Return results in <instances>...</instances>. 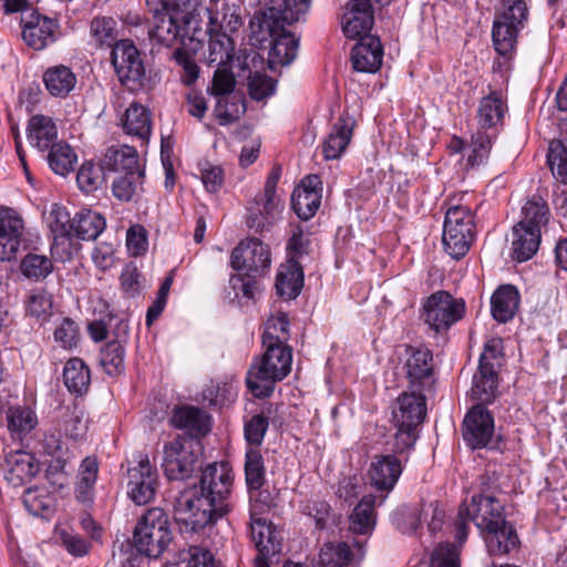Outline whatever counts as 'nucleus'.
I'll list each match as a JSON object with an SVG mask.
<instances>
[{
  "label": "nucleus",
  "instance_id": "obj_51",
  "mask_svg": "<svg viewBox=\"0 0 567 567\" xmlns=\"http://www.w3.org/2000/svg\"><path fill=\"white\" fill-rule=\"evenodd\" d=\"M103 163L96 165L92 162H85L81 165L78 174L76 182L80 189L86 194H91L101 188L105 182Z\"/></svg>",
  "mask_w": 567,
  "mask_h": 567
},
{
  "label": "nucleus",
  "instance_id": "obj_14",
  "mask_svg": "<svg viewBox=\"0 0 567 567\" xmlns=\"http://www.w3.org/2000/svg\"><path fill=\"white\" fill-rule=\"evenodd\" d=\"M297 21L289 19L288 8L284 4L281 8L269 7L257 11L249 21L250 42L255 47L264 48L265 43L270 42L284 30L285 24Z\"/></svg>",
  "mask_w": 567,
  "mask_h": 567
},
{
  "label": "nucleus",
  "instance_id": "obj_27",
  "mask_svg": "<svg viewBox=\"0 0 567 567\" xmlns=\"http://www.w3.org/2000/svg\"><path fill=\"white\" fill-rule=\"evenodd\" d=\"M487 551L491 556H503L509 554L519 545V538L515 528L504 520L496 524V527L483 530Z\"/></svg>",
  "mask_w": 567,
  "mask_h": 567
},
{
  "label": "nucleus",
  "instance_id": "obj_5",
  "mask_svg": "<svg viewBox=\"0 0 567 567\" xmlns=\"http://www.w3.org/2000/svg\"><path fill=\"white\" fill-rule=\"evenodd\" d=\"M172 542V523L164 509L150 508L138 518L133 532V543L140 554L158 558Z\"/></svg>",
  "mask_w": 567,
  "mask_h": 567
},
{
  "label": "nucleus",
  "instance_id": "obj_22",
  "mask_svg": "<svg viewBox=\"0 0 567 567\" xmlns=\"http://www.w3.org/2000/svg\"><path fill=\"white\" fill-rule=\"evenodd\" d=\"M22 218L12 208H0V260L12 259L19 250Z\"/></svg>",
  "mask_w": 567,
  "mask_h": 567
},
{
  "label": "nucleus",
  "instance_id": "obj_53",
  "mask_svg": "<svg viewBox=\"0 0 567 567\" xmlns=\"http://www.w3.org/2000/svg\"><path fill=\"white\" fill-rule=\"evenodd\" d=\"M73 458L72 453L62 454L56 458H52L45 471V477L54 491H61L69 484L70 473L66 465Z\"/></svg>",
  "mask_w": 567,
  "mask_h": 567
},
{
  "label": "nucleus",
  "instance_id": "obj_42",
  "mask_svg": "<svg viewBox=\"0 0 567 567\" xmlns=\"http://www.w3.org/2000/svg\"><path fill=\"white\" fill-rule=\"evenodd\" d=\"M47 152L44 158L55 174L65 176L74 169L78 156L68 143L59 141Z\"/></svg>",
  "mask_w": 567,
  "mask_h": 567
},
{
  "label": "nucleus",
  "instance_id": "obj_7",
  "mask_svg": "<svg viewBox=\"0 0 567 567\" xmlns=\"http://www.w3.org/2000/svg\"><path fill=\"white\" fill-rule=\"evenodd\" d=\"M163 470L169 481H184L196 471L202 455V444L194 437L177 435L163 449Z\"/></svg>",
  "mask_w": 567,
  "mask_h": 567
},
{
  "label": "nucleus",
  "instance_id": "obj_20",
  "mask_svg": "<svg viewBox=\"0 0 567 567\" xmlns=\"http://www.w3.org/2000/svg\"><path fill=\"white\" fill-rule=\"evenodd\" d=\"M321 181L318 175L306 176L291 195V206L297 216L308 220L315 216L321 204Z\"/></svg>",
  "mask_w": 567,
  "mask_h": 567
},
{
  "label": "nucleus",
  "instance_id": "obj_37",
  "mask_svg": "<svg viewBox=\"0 0 567 567\" xmlns=\"http://www.w3.org/2000/svg\"><path fill=\"white\" fill-rule=\"evenodd\" d=\"M498 375L495 367L478 365L473 378L472 394L481 404L492 403L496 396Z\"/></svg>",
  "mask_w": 567,
  "mask_h": 567
},
{
  "label": "nucleus",
  "instance_id": "obj_11",
  "mask_svg": "<svg viewBox=\"0 0 567 567\" xmlns=\"http://www.w3.org/2000/svg\"><path fill=\"white\" fill-rule=\"evenodd\" d=\"M111 61L122 85L132 92L143 87L145 68L132 41L120 40L111 51Z\"/></svg>",
  "mask_w": 567,
  "mask_h": 567
},
{
  "label": "nucleus",
  "instance_id": "obj_17",
  "mask_svg": "<svg viewBox=\"0 0 567 567\" xmlns=\"http://www.w3.org/2000/svg\"><path fill=\"white\" fill-rule=\"evenodd\" d=\"M403 472L402 460L392 454H377L368 468L370 484L375 491L390 493Z\"/></svg>",
  "mask_w": 567,
  "mask_h": 567
},
{
  "label": "nucleus",
  "instance_id": "obj_26",
  "mask_svg": "<svg viewBox=\"0 0 567 567\" xmlns=\"http://www.w3.org/2000/svg\"><path fill=\"white\" fill-rule=\"evenodd\" d=\"M154 24L150 29L151 39L156 40L165 47L174 45L182 35L183 28L179 24L185 16H178L169 11L152 12Z\"/></svg>",
  "mask_w": 567,
  "mask_h": 567
},
{
  "label": "nucleus",
  "instance_id": "obj_47",
  "mask_svg": "<svg viewBox=\"0 0 567 567\" xmlns=\"http://www.w3.org/2000/svg\"><path fill=\"white\" fill-rule=\"evenodd\" d=\"M522 215L523 217L518 224L526 227H536L540 231L542 227L548 223L549 208L540 196H533L523 206Z\"/></svg>",
  "mask_w": 567,
  "mask_h": 567
},
{
  "label": "nucleus",
  "instance_id": "obj_29",
  "mask_svg": "<svg viewBox=\"0 0 567 567\" xmlns=\"http://www.w3.org/2000/svg\"><path fill=\"white\" fill-rule=\"evenodd\" d=\"M353 127L354 121L352 117L341 115L338 118L322 144L326 159H337L342 155L351 141Z\"/></svg>",
  "mask_w": 567,
  "mask_h": 567
},
{
  "label": "nucleus",
  "instance_id": "obj_39",
  "mask_svg": "<svg viewBox=\"0 0 567 567\" xmlns=\"http://www.w3.org/2000/svg\"><path fill=\"white\" fill-rule=\"evenodd\" d=\"M269 44V63L271 65H287L297 56L299 40L285 30L279 32Z\"/></svg>",
  "mask_w": 567,
  "mask_h": 567
},
{
  "label": "nucleus",
  "instance_id": "obj_6",
  "mask_svg": "<svg viewBox=\"0 0 567 567\" xmlns=\"http://www.w3.org/2000/svg\"><path fill=\"white\" fill-rule=\"evenodd\" d=\"M225 12L218 17V12L209 9V33L208 56L210 65L226 66L234 58L235 43L229 32H235L241 25V18L235 9L225 6Z\"/></svg>",
  "mask_w": 567,
  "mask_h": 567
},
{
  "label": "nucleus",
  "instance_id": "obj_28",
  "mask_svg": "<svg viewBox=\"0 0 567 567\" xmlns=\"http://www.w3.org/2000/svg\"><path fill=\"white\" fill-rule=\"evenodd\" d=\"M28 140L32 147L45 153L58 143V128L50 116L33 115L28 124Z\"/></svg>",
  "mask_w": 567,
  "mask_h": 567
},
{
  "label": "nucleus",
  "instance_id": "obj_36",
  "mask_svg": "<svg viewBox=\"0 0 567 567\" xmlns=\"http://www.w3.org/2000/svg\"><path fill=\"white\" fill-rule=\"evenodd\" d=\"M375 496L364 495L350 515V529L354 534L369 535L375 526L377 513L374 511Z\"/></svg>",
  "mask_w": 567,
  "mask_h": 567
},
{
  "label": "nucleus",
  "instance_id": "obj_35",
  "mask_svg": "<svg viewBox=\"0 0 567 567\" xmlns=\"http://www.w3.org/2000/svg\"><path fill=\"white\" fill-rule=\"evenodd\" d=\"M123 128L126 134L133 135L143 143H146L152 132L150 111L142 104L132 103L125 112Z\"/></svg>",
  "mask_w": 567,
  "mask_h": 567
},
{
  "label": "nucleus",
  "instance_id": "obj_50",
  "mask_svg": "<svg viewBox=\"0 0 567 567\" xmlns=\"http://www.w3.org/2000/svg\"><path fill=\"white\" fill-rule=\"evenodd\" d=\"M20 269L25 278L40 281L52 272L53 262L44 255L28 254L23 257Z\"/></svg>",
  "mask_w": 567,
  "mask_h": 567
},
{
  "label": "nucleus",
  "instance_id": "obj_61",
  "mask_svg": "<svg viewBox=\"0 0 567 567\" xmlns=\"http://www.w3.org/2000/svg\"><path fill=\"white\" fill-rule=\"evenodd\" d=\"M269 426V420L264 414H256L245 423V439L250 447L261 445Z\"/></svg>",
  "mask_w": 567,
  "mask_h": 567
},
{
  "label": "nucleus",
  "instance_id": "obj_41",
  "mask_svg": "<svg viewBox=\"0 0 567 567\" xmlns=\"http://www.w3.org/2000/svg\"><path fill=\"white\" fill-rule=\"evenodd\" d=\"M63 381L70 392L85 393L91 382L89 367L79 358L70 359L63 370Z\"/></svg>",
  "mask_w": 567,
  "mask_h": 567
},
{
  "label": "nucleus",
  "instance_id": "obj_9",
  "mask_svg": "<svg viewBox=\"0 0 567 567\" xmlns=\"http://www.w3.org/2000/svg\"><path fill=\"white\" fill-rule=\"evenodd\" d=\"M474 239V221L465 206L451 207L445 214L443 245L445 251L454 259L463 258Z\"/></svg>",
  "mask_w": 567,
  "mask_h": 567
},
{
  "label": "nucleus",
  "instance_id": "obj_8",
  "mask_svg": "<svg viewBox=\"0 0 567 567\" xmlns=\"http://www.w3.org/2000/svg\"><path fill=\"white\" fill-rule=\"evenodd\" d=\"M281 176L280 166H274L267 176L264 192L256 195L248 206L247 226L261 231L280 217L284 202L277 195V185Z\"/></svg>",
  "mask_w": 567,
  "mask_h": 567
},
{
  "label": "nucleus",
  "instance_id": "obj_34",
  "mask_svg": "<svg viewBox=\"0 0 567 567\" xmlns=\"http://www.w3.org/2000/svg\"><path fill=\"white\" fill-rule=\"evenodd\" d=\"M251 537L258 553L262 555H277L281 550V544L277 539V533L262 518L255 517V513L250 512Z\"/></svg>",
  "mask_w": 567,
  "mask_h": 567
},
{
  "label": "nucleus",
  "instance_id": "obj_30",
  "mask_svg": "<svg viewBox=\"0 0 567 567\" xmlns=\"http://www.w3.org/2000/svg\"><path fill=\"white\" fill-rule=\"evenodd\" d=\"M303 287V269L295 258H288L286 264L280 265L277 279V293L287 299H295Z\"/></svg>",
  "mask_w": 567,
  "mask_h": 567
},
{
  "label": "nucleus",
  "instance_id": "obj_2",
  "mask_svg": "<svg viewBox=\"0 0 567 567\" xmlns=\"http://www.w3.org/2000/svg\"><path fill=\"white\" fill-rule=\"evenodd\" d=\"M289 320L286 313L271 317L262 333L264 353L254 358L246 377L248 389L256 398H268L275 384L291 371L292 349L289 340Z\"/></svg>",
  "mask_w": 567,
  "mask_h": 567
},
{
  "label": "nucleus",
  "instance_id": "obj_44",
  "mask_svg": "<svg viewBox=\"0 0 567 567\" xmlns=\"http://www.w3.org/2000/svg\"><path fill=\"white\" fill-rule=\"evenodd\" d=\"M245 480L250 498L252 491H259L266 482V468L260 451L256 447H249L246 451Z\"/></svg>",
  "mask_w": 567,
  "mask_h": 567
},
{
  "label": "nucleus",
  "instance_id": "obj_43",
  "mask_svg": "<svg viewBox=\"0 0 567 567\" xmlns=\"http://www.w3.org/2000/svg\"><path fill=\"white\" fill-rule=\"evenodd\" d=\"M90 35L97 48H112L118 42L117 21L112 17H95L90 23Z\"/></svg>",
  "mask_w": 567,
  "mask_h": 567
},
{
  "label": "nucleus",
  "instance_id": "obj_3",
  "mask_svg": "<svg viewBox=\"0 0 567 567\" xmlns=\"http://www.w3.org/2000/svg\"><path fill=\"white\" fill-rule=\"evenodd\" d=\"M481 492L471 496V499L463 501L458 507L455 522V537L463 544L468 536V523L473 522L481 530L496 527V524L504 523V508L499 501L492 494H487V477L481 476Z\"/></svg>",
  "mask_w": 567,
  "mask_h": 567
},
{
  "label": "nucleus",
  "instance_id": "obj_46",
  "mask_svg": "<svg viewBox=\"0 0 567 567\" xmlns=\"http://www.w3.org/2000/svg\"><path fill=\"white\" fill-rule=\"evenodd\" d=\"M520 29L523 28L494 20L492 39L498 54L505 56L514 51Z\"/></svg>",
  "mask_w": 567,
  "mask_h": 567
},
{
  "label": "nucleus",
  "instance_id": "obj_19",
  "mask_svg": "<svg viewBox=\"0 0 567 567\" xmlns=\"http://www.w3.org/2000/svg\"><path fill=\"white\" fill-rule=\"evenodd\" d=\"M374 24L372 4L364 0H350L342 18V30L346 37L359 40L372 37L370 31Z\"/></svg>",
  "mask_w": 567,
  "mask_h": 567
},
{
  "label": "nucleus",
  "instance_id": "obj_15",
  "mask_svg": "<svg viewBox=\"0 0 567 567\" xmlns=\"http://www.w3.org/2000/svg\"><path fill=\"white\" fill-rule=\"evenodd\" d=\"M404 369L409 380V389L431 392L435 383L434 361L432 351L424 347L406 348Z\"/></svg>",
  "mask_w": 567,
  "mask_h": 567
},
{
  "label": "nucleus",
  "instance_id": "obj_18",
  "mask_svg": "<svg viewBox=\"0 0 567 567\" xmlns=\"http://www.w3.org/2000/svg\"><path fill=\"white\" fill-rule=\"evenodd\" d=\"M21 28L23 41L34 50H42L56 40L58 22L39 12L23 16Z\"/></svg>",
  "mask_w": 567,
  "mask_h": 567
},
{
  "label": "nucleus",
  "instance_id": "obj_33",
  "mask_svg": "<svg viewBox=\"0 0 567 567\" xmlns=\"http://www.w3.org/2000/svg\"><path fill=\"white\" fill-rule=\"evenodd\" d=\"M102 162L103 167L110 172H120L126 174L133 171H143L140 166L138 154L136 150L127 145L120 147H109Z\"/></svg>",
  "mask_w": 567,
  "mask_h": 567
},
{
  "label": "nucleus",
  "instance_id": "obj_48",
  "mask_svg": "<svg viewBox=\"0 0 567 567\" xmlns=\"http://www.w3.org/2000/svg\"><path fill=\"white\" fill-rule=\"evenodd\" d=\"M99 362L105 373L117 375L124 371V346L121 340L104 344L100 351Z\"/></svg>",
  "mask_w": 567,
  "mask_h": 567
},
{
  "label": "nucleus",
  "instance_id": "obj_21",
  "mask_svg": "<svg viewBox=\"0 0 567 567\" xmlns=\"http://www.w3.org/2000/svg\"><path fill=\"white\" fill-rule=\"evenodd\" d=\"M426 415L425 392L410 390L402 393L392 412L394 424L420 427Z\"/></svg>",
  "mask_w": 567,
  "mask_h": 567
},
{
  "label": "nucleus",
  "instance_id": "obj_40",
  "mask_svg": "<svg viewBox=\"0 0 567 567\" xmlns=\"http://www.w3.org/2000/svg\"><path fill=\"white\" fill-rule=\"evenodd\" d=\"M47 90L53 96H66L76 84V76L65 65H56L48 69L43 74Z\"/></svg>",
  "mask_w": 567,
  "mask_h": 567
},
{
  "label": "nucleus",
  "instance_id": "obj_16",
  "mask_svg": "<svg viewBox=\"0 0 567 567\" xmlns=\"http://www.w3.org/2000/svg\"><path fill=\"white\" fill-rule=\"evenodd\" d=\"M494 434V419L483 405L473 406L463 422V439L471 449L485 447Z\"/></svg>",
  "mask_w": 567,
  "mask_h": 567
},
{
  "label": "nucleus",
  "instance_id": "obj_56",
  "mask_svg": "<svg viewBox=\"0 0 567 567\" xmlns=\"http://www.w3.org/2000/svg\"><path fill=\"white\" fill-rule=\"evenodd\" d=\"M547 164L553 175L561 183H567V147L561 141L553 140L548 146Z\"/></svg>",
  "mask_w": 567,
  "mask_h": 567
},
{
  "label": "nucleus",
  "instance_id": "obj_32",
  "mask_svg": "<svg viewBox=\"0 0 567 567\" xmlns=\"http://www.w3.org/2000/svg\"><path fill=\"white\" fill-rule=\"evenodd\" d=\"M519 306V292L512 285L501 286L491 298L493 318L506 323L514 318Z\"/></svg>",
  "mask_w": 567,
  "mask_h": 567
},
{
  "label": "nucleus",
  "instance_id": "obj_58",
  "mask_svg": "<svg viewBox=\"0 0 567 567\" xmlns=\"http://www.w3.org/2000/svg\"><path fill=\"white\" fill-rule=\"evenodd\" d=\"M351 556L348 544L340 543L337 546L329 544L321 549L319 560L323 567H347Z\"/></svg>",
  "mask_w": 567,
  "mask_h": 567
},
{
  "label": "nucleus",
  "instance_id": "obj_63",
  "mask_svg": "<svg viewBox=\"0 0 567 567\" xmlns=\"http://www.w3.org/2000/svg\"><path fill=\"white\" fill-rule=\"evenodd\" d=\"M309 233L306 228L297 224L292 227L291 237L287 244L289 258L298 260L300 257L308 254L310 240L308 239Z\"/></svg>",
  "mask_w": 567,
  "mask_h": 567
},
{
  "label": "nucleus",
  "instance_id": "obj_59",
  "mask_svg": "<svg viewBox=\"0 0 567 567\" xmlns=\"http://www.w3.org/2000/svg\"><path fill=\"white\" fill-rule=\"evenodd\" d=\"M504 11L495 18L504 23L524 28L528 17V9L525 0H503Z\"/></svg>",
  "mask_w": 567,
  "mask_h": 567
},
{
  "label": "nucleus",
  "instance_id": "obj_24",
  "mask_svg": "<svg viewBox=\"0 0 567 567\" xmlns=\"http://www.w3.org/2000/svg\"><path fill=\"white\" fill-rule=\"evenodd\" d=\"M171 424L186 431L185 437L198 440L210 431L209 415L199 408L183 405L174 409Z\"/></svg>",
  "mask_w": 567,
  "mask_h": 567
},
{
  "label": "nucleus",
  "instance_id": "obj_45",
  "mask_svg": "<svg viewBox=\"0 0 567 567\" xmlns=\"http://www.w3.org/2000/svg\"><path fill=\"white\" fill-rule=\"evenodd\" d=\"M144 171H133L117 176L112 183V193L121 202H131L142 192Z\"/></svg>",
  "mask_w": 567,
  "mask_h": 567
},
{
  "label": "nucleus",
  "instance_id": "obj_25",
  "mask_svg": "<svg viewBox=\"0 0 567 567\" xmlns=\"http://www.w3.org/2000/svg\"><path fill=\"white\" fill-rule=\"evenodd\" d=\"M383 48L377 37H365L352 48L351 62L358 72L375 73L382 65Z\"/></svg>",
  "mask_w": 567,
  "mask_h": 567
},
{
  "label": "nucleus",
  "instance_id": "obj_4",
  "mask_svg": "<svg viewBox=\"0 0 567 567\" xmlns=\"http://www.w3.org/2000/svg\"><path fill=\"white\" fill-rule=\"evenodd\" d=\"M506 110V103L499 92L493 91L481 100L477 110L478 128L472 135L466 166L472 168L480 166L488 158L496 137V127L502 122Z\"/></svg>",
  "mask_w": 567,
  "mask_h": 567
},
{
  "label": "nucleus",
  "instance_id": "obj_52",
  "mask_svg": "<svg viewBox=\"0 0 567 567\" xmlns=\"http://www.w3.org/2000/svg\"><path fill=\"white\" fill-rule=\"evenodd\" d=\"M27 511L34 516H44L51 512L54 498L42 487L28 488L22 497Z\"/></svg>",
  "mask_w": 567,
  "mask_h": 567
},
{
  "label": "nucleus",
  "instance_id": "obj_49",
  "mask_svg": "<svg viewBox=\"0 0 567 567\" xmlns=\"http://www.w3.org/2000/svg\"><path fill=\"white\" fill-rule=\"evenodd\" d=\"M27 313L40 323L47 321L52 315V295L44 289H33L25 300Z\"/></svg>",
  "mask_w": 567,
  "mask_h": 567
},
{
  "label": "nucleus",
  "instance_id": "obj_12",
  "mask_svg": "<svg viewBox=\"0 0 567 567\" xmlns=\"http://www.w3.org/2000/svg\"><path fill=\"white\" fill-rule=\"evenodd\" d=\"M269 246L258 238L241 240L231 251L230 266L243 271L247 278L264 276L270 268Z\"/></svg>",
  "mask_w": 567,
  "mask_h": 567
},
{
  "label": "nucleus",
  "instance_id": "obj_13",
  "mask_svg": "<svg viewBox=\"0 0 567 567\" xmlns=\"http://www.w3.org/2000/svg\"><path fill=\"white\" fill-rule=\"evenodd\" d=\"M136 465L127 470V494L137 505L150 503L157 491V472L150 463L148 456L138 454L135 456Z\"/></svg>",
  "mask_w": 567,
  "mask_h": 567
},
{
  "label": "nucleus",
  "instance_id": "obj_62",
  "mask_svg": "<svg viewBox=\"0 0 567 567\" xmlns=\"http://www.w3.org/2000/svg\"><path fill=\"white\" fill-rule=\"evenodd\" d=\"M302 512L313 519L318 529L328 527L331 519V506L326 501L310 499L305 504Z\"/></svg>",
  "mask_w": 567,
  "mask_h": 567
},
{
  "label": "nucleus",
  "instance_id": "obj_1",
  "mask_svg": "<svg viewBox=\"0 0 567 567\" xmlns=\"http://www.w3.org/2000/svg\"><path fill=\"white\" fill-rule=\"evenodd\" d=\"M234 472L228 463H212L202 470L199 484L181 494L174 505L176 520L186 533H206L227 515Z\"/></svg>",
  "mask_w": 567,
  "mask_h": 567
},
{
  "label": "nucleus",
  "instance_id": "obj_57",
  "mask_svg": "<svg viewBox=\"0 0 567 567\" xmlns=\"http://www.w3.org/2000/svg\"><path fill=\"white\" fill-rule=\"evenodd\" d=\"M8 427L12 432L27 433L37 425V416L29 408L14 406L7 412Z\"/></svg>",
  "mask_w": 567,
  "mask_h": 567
},
{
  "label": "nucleus",
  "instance_id": "obj_60",
  "mask_svg": "<svg viewBox=\"0 0 567 567\" xmlns=\"http://www.w3.org/2000/svg\"><path fill=\"white\" fill-rule=\"evenodd\" d=\"M151 12L169 11L178 16L188 14L199 0H145Z\"/></svg>",
  "mask_w": 567,
  "mask_h": 567
},
{
  "label": "nucleus",
  "instance_id": "obj_54",
  "mask_svg": "<svg viewBox=\"0 0 567 567\" xmlns=\"http://www.w3.org/2000/svg\"><path fill=\"white\" fill-rule=\"evenodd\" d=\"M48 224L54 239L68 238L73 234V218L64 206L53 204L49 213Z\"/></svg>",
  "mask_w": 567,
  "mask_h": 567
},
{
  "label": "nucleus",
  "instance_id": "obj_55",
  "mask_svg": "<svg viewBox=\"0 0 567 567\" xmlns=\"http://www.w3.org/2000/svg\"><path fill=\"white\" fill-rule=\"evenodd\" d=\"M394 426L396 431L394 433L392 455H396L402 461H408V453L414 447L419 439V427L400 424H394Z\"/></svg>",
  "mask_w": 567,
  "mask_h": 567
},
{
  "label": "nucleus",
  "instance_id": "obj_23",
  "mask_svg": "<svg viewBox=\"0 0 567 567\" xmlns=\"http://www.w3.org/2000/svg\"><path fill=\"white\" fill-rule=\"evenodd\" d=\"M3 475L12 486H21L30 482L40 472V463L33 454L16 451L6 456Z\"/></svg>",
  "mask_w": 567,
  "mask_h": 567
},
{
  "label": "nucleus",
  "instance_id": "obj_10",
  "mask_svg": "<svg viewBox=\"0 0 567 567\" xmlns=\"http://www.w3.org/2000/svg\"><path fill=\"white\" fill-rule=\"evenodd\" d=\"M464 313L463 299H456L450 292L440 290L425 299L421 318L431 330L442 332L460 321Z\"/></svg>",
  "mask_w": 567,
  "mask_h": 567
},
{
  "label": "nucleus",
  "instance_id": "obj_38",
  "mask_svg": "<svg viewBox=\"0 0 567 567\" xmlns=\"http://www.w3.org/2000/svg\"><path fill=\"white\" fill-rule=\"evenodd\" d=\"M105 218L91 209H82L73 217V234L83 240H93L105 229Z\"/></svg>",
  "mask_w": 567,
  "mask_h": 567
},
{
  "label": "nucleus",
  "instance_id": "obj_31",
  "mask_svg": "<svg viewBox=\"0 0 567 567\" xmlns=\"http://www.w3.org/2000/svg\"><path fill=\"white\" fill-rule=\"evenodd\" d=\"M512 258L517 262L527 261L538 250L540 231L536 227H526L516 224L513 227Z\"/></svg>",
  "mask_w": 567,
  "mask_h": 567
},
{
  "label": "nucleus",
  "instance_id": "obj_64",
  "mask_svg": "<svg viewBox=\"0 0 567 567\" xmlns=\"http://www.w3.org/2000/svg\"><path fill=\"white\" fill-rule=\"evenodd\" d=\"M458 551L454 545H439L432 553L430 567H460Z\"/></svg>",
  "mask_w": 567,
  "mask_h": 567
}]
</instances>
